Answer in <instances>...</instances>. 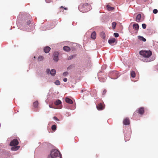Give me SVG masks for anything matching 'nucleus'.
<instances>
[{"mask_svg":"<svg viewBox=\"0 0 158 158\" xmlns=\"http://www.w3.org/2000/svg\"><path fill=\"white\" fill-rule=\"evenodd\" d=\"M139 54L141 56H139V57L141 60L145 62L150 61V60L148 58L152 54L151 51L142 50L139 52Z\"/></svg>","mask_w":158,"mask_h":158,"instance_id":"1","label":"nucleus"},{"mask_svg":"<svg viewBox=\"0 0 158 158\" xmlns=\"http://www.w3.org/2000/svg\"><path fill=\"white\" fill-rule=\"evenodd\" d=\"M48 158H61V156L58 150L53 149L48 155Z\"/></svg>","mask_w":158,"mask_h":158,"instance_id":"2","label":"nucleus"},{"mask_svg":"<svg viewBox=\"0 0 158 158\" xmlns=\"http://www.w3.org/2000/svg\"><path fill=\"white\" fill-rule=\"evenodd\" d=\"M79 10L82 12L88 11L91 9L90 6L87 3L81 4L78 7Z\"/></svg>","mask_w":158,"mask_h":158,"instance_id":"3","label":"nucleus"},{"mask_svg":"<svg viewBox=\"0 0 158 158\" xmlns=\"http://www.w3.org/2000/svg\"><path fill=\"white\" fill-rule=\"evenodd\" d=\"M59 53L57 52H55L53 54V60L56 62H57L59 60Z\"/></svg>","mask_w":158,"mask_h":158,"instance_id":"4","label":"nucleus"},{"mask_svg":"<svg viewBox=\"0 0 158 158\" xmlns=\"http://www.w3.org/2000/svg\"><path fill=\"white\" fill-rule=\"evenodd\" d=\"M18 144L19 142L17 139H14L10 142V146H16Z\"/></svg>","mask_w":158,"mask_h":158,"instance_id":"5","label":"nucleus"},{"mask_svg":"<svg viewBox=\"0 0 158 158\" xmlns=\"http://www.w3.org/2000/svg\"><path fill=\"white\" fill-rule=\"evenodd\" d=\"M123 123L124 125H128L130 124V121L129 119L127 118H126L124 119Z\"/></svg>","mask_w":158,"mask_h":158,"instance_id":"6","label":"nucleus"},{"mask_svg":"<svg viewBox=\"0 0 158 158\" xmlns=\"http://www.w3.org/2000/svg\"><path fill=\"white\" fill-rule=\"evenodd\" d=\"M13 147L11 148V150L12 151H17L18 150L20 146H14Z\"/></svg>","mask_w":158,"mask_h":158,"instance_id":"7","label":"nucleus"},{"mask_svg":"<svg viewBox=\"0 0 158 158\" xmlns=\"http://www.w3.org/2000/svg\"><path fill=\"white\" fill-rule=\"evenodd\" d=\"M97 108L98 110H101L104 109V107L102 105L101 103H100L97 106Z\"/></svg>","mask_w":158,"mask_h":158,"instance_id":"8","label":"nucleus"},{"mask_svg":"<svg viewBox=\"0 0 158 158\" xmlns=\"http://www.w3.org/2000/svg\"><path fill=\"white\" fill-rule=\"evenodd\" d=\"M133 28L135 29L137 31L139 29V26L138 24L137 23H135L133 25Z\"/></svg>","mask_w":158,"mask_h":158,"instance_id":"9","label":"nucleus"},{"mask_svg":"<svg viewBox=\"0 0 158 158\" xmlns=\"http://www.w3.org/2000/svg\"><path fill=\"white\" fill-rule=\"evenodd\" d=\"M138 112L140 114H142L144 112V108L143 107H141L139 109Z\"/></svg>","mask_w":158,"mask_h":158,"instance_id":"10","label":"nucleus"},{"mask_svg":"<svg viewBox=\"0 0 158 158\" xmlns=\"http://www.w3.org/2000/svg\"><path fill=\"white\" fill-rule=\"evenodd\" d=\"M141 16L140 14H139L137 15L136 16V21L137 22H139L140 21V20L141 19Z\"/></svg>","mask_w":158,"mask_h":158,"instance_id":"11","label":"nucleus"},{"mask_svg":"<svg viewBox=\"0 0 158 158\" xmlns=\"http://www.w3.org/2000/svg\"><path fill=\"white\" fill-rule=\"evenodd\" d=\"M115 41V39L114 38H112L109 39L108 40V43L110 44H113Z\"/></svg>","mask_w":158,"mask_h":158,"instance_id":"12","label":"nucleus"},{"mask_svg":"<svg viewBox=\"0 0 158 158\" xmlns=\"http://www.w3.org/2000/svg\"><path fill=\"white\" fill-rule=\"evenodd\" d=\"M50 48L48 46H47L44 48V51L46 53H48L50 50Z\"/></svg>","mask_w":158,"mask_h":158,"instance_id":"13","label":"nucleus"},{"mask_svg":"<svg viewBox=\"0 0 158 158\" xmlns=\"http://www.w3.org/2000/svg\"><path fill=\"white\" fill-rule=\"evenodd\" d=\"M56 73V70L54 69H52L50 70V74L53 76L55 75Z\"/></svg>","mask_w":158,"mask_h":158,"instance_id":"14","label":"nucleus"},{"mask_svg":"<svg viewBox=\"0 0 158 158\" xmlns=\"http://www.w3.org/2000/svg\"><path fill=\"white\" fill-rule=\"evenodd\" d=\"M138 38L140 40L143 41V42H145L146 41V39L144 38L143 36L139 35L138 36Z\"/></svg>","mask_w":158,"mask_h":158,"instance_id":"15","label":"nucleus"},{"mask_svg":"<svg viewBox=\"0 0 158 158\" xmlns=\"http://www.w3.org/2000/svg\"><path fill=\"white\" fill-rule=\"evenodd\" d=\"M65 101L66 102L69 104H72L73 103L72 101L68 98H66Z\"/></svg>","mask_w":158,"mask_h":158,"instance_id":"16","label":"nucleus"},{"mask_svg":"<svg viewBox=\"0 0 158 158\" xmlns=\"http://www.w3.org/2000/svg\"><path fill=\"white\" fill-rule=\"evenodd\" d=\"M112 75L113 76H118L117 77H114L113 78V79H117L118 77V72L117 71H114V72H112Z\"/></svg>","mask_w":158,"mask_h":158,"instance_id":"17","label":"nucleus"},{"mask_svg":"<svg viewBox=\"0 0 158 158\" xmlns=\"http://www.w3.org/2000/svg\"><path fill=\"white\" fill-rule=\"evenodd\" d=\"M63 49L66 52H69L70 50V48L68 46H64L63 48Z\"/></svg>","mask_w":158,"mask_h":158,"instance_id":"18","label":"nucleus"},{"mask_svg":"<svg viewBox=\"0 0 158 158\" xmlns=\"http://www.w3.org/2000/svg\"><path fill=\"white\" fill-rule=\"evenodd\" d=\"M91 38L93 39H95L96 37V33L95 31H94L92 32L91 34Z\"/></svg>","mask_w":158,"mask_h":158,"instance_id":"19","label":"nucleus"},{"mask_svg":"<svg viewBox=\"0 0 158 158\" xmlns=\"http://www.w3.org/2000/svg\"><path fill=\"white\" fill-rule=\"evenodd\" d=\"M130 75L131 77H132V78H134L135 76V72L133 71H132L131 72Z\"/></svg>","mask_w":158,"mask_h":158,"instance_id":"20","label":"nucleus"},{"mask_svg":"<svg viewBox=\"0 0 158 158\" xmlns=\"http://www.w3.org/2000/svg\"><path fill=\"white\" fill-rule=\"evenodd\" d=\"M100 36L103 39H104L105 38V35L104 32H101L100 33Z\"/></svg>","mask_w":158,"mask_h":158,"instance_id":"21","label":"nucleus"},{"mask_svg":"<svg viewBox=\"0 0 158 158\" xmlns=\"http://www.w3.org/2000/svg\"><path fill=\"white\" fill-rule=\"evenodd\" d=\"M61 101L60 100H57L56 102H55V104L56 105H58L61 104Z\"/></svg>","mask_w":158,"mask_h":158,"instance_id":"22","label":"nucleus"},{"mask_svg":"<svg viewBox=\"0 0 158 158\" xmlns=\"http://www.w3.org/2000/svg\"><path fill=\"white\" fill-rule=\"evenodd\" d=\"M106 7L108 10L109 11L112 10L114 9L113 7L110 6L109 5H107Z\"/></svg>","mask_w":158,"mask_h":158,"instance_id":"23","label":"nucleus"},{"mask_svg":"<svg viewBox=\"0 0 158 158\" xmlns=\"http://www.w3.org/2000/svg\"><path fill=\"white\" fill-rule=\"evenodd\" d=\"M76 56V55H73L72 56H69L68 58V60H70L72 59L73 58H75Z\"/></svg>","mask_w":158,"mask_h":158,"instance_id":"24","label":"nucleus"},{"mask_svg":"<svg viewBox=\"0 0 158 158\" xmlns=\"http://www.w3.org/2000/svg\"><path fill=\"white\" fill-rule=\"evenodd\" d=\"M33 106L34 107H37L38 104V102L37 101H35L33 103Z\"/></svg>","mask_w":158,"mask_h":158,"instance_id":"25","label":"nucleus"},{"mask_svg":"<svg viewBox=\"0 0 158 158\" xmlns=\"http://www.w3.org/2000/svg\"><path fill=\"white\" fill-rule=\"evenodd\" d=\"M116 25V23L115 22H113L112 24V27L113 29H114Z\"/></svg>","mask_w":158,"mask_h":158,"instance_id":"26","label":"nucleus"},{"mask_svg":"<svg viewBox=\"0 0 158 158\" xmlns=\"http://www.w3.org/2000/svg\"><path fill=\"white\" fill-rule=\"evenodd\" d=\"M54 83L56 85H59L60 84V82L59 80H56L54 82Z\"/></svg>","mask_w":158,"mask_h":158,"instance_id":"27","label":"nucleus"},{"mask_svg":"<svg viewBox=\"0 0 158 158\" xmlns=\"http://www.w3.org/2000/svg\"><path fill=\"white\" fill-rule=\"evenodd\" d=\"M44 57L42 56H40L38 58V60L39 61H41L43 60Z\"/></svg>","mask_w":158,"mask_h":158,"instance_id":"28","label":"nucleus"},{"mask_svg":"<svg viewBox=\"0 0 158 158\" xmlns=\"http://www.w3.org/2000/svg\"><path fill=\"white\" fill-rule=\"evenodd\" d=\"M56 126L55 125H53L52 127V129L53 131L55 130L56 129Z\"/></svg>","mask_w":158,"mask_h":158,"instance_id":"29","label":"nucleus"},{"mask_svg":"<svg viewBox=\"0 0 158 158\" xmlns=\"http://www.w3.org/2000/svg\"><path fill=\"white\" fill-rule=\"evenodd\" d=\"M142 28L144 29H145L147 25L143 23L142 24Z\"/></svg>","mask_w":158,"mask_h":158,"instance_id":"30","label":"nucleus"},{"mask_svg":"<svg viewBox=\"0 0 158 158\" xmlns=\"http://www.w3.org/2000/svg\"><path fill=\"white\" fill-rule=\"evenodd\" d=\"M68 73L67 72H64L63 74V75L64 76H66L67 75H68Z\"/></svg>","mask_w":158,"mask_h":158,"instance_id":"31","label":"nucleus"},{"mask_svg":"<svg viewBox=\"0 0 158 158\" xmlns=\"http://www.w3.org/2000/svg\"><path fill=\"white\" fill-rule=\"evenodd\" d=\"M125 140L126 141L129 140L130 138V137H126V136H125Z\"/></svg>","mask_w":158,"mask_h":158,"instance_id":"32","label":"nucleus"},{"mask_svg":"<svg viewBox=\"0 0 158 158\" xmlns=\"http://www.w3.org/2000/svg\"><path fill=\"white\" fill-rule=\"evenodd\" d=\"M114 36L116 37H117L119 36L118 34L117 33H114Z\"/></svg>","mask_w":158,"mask_h":158,"instance_id":"33","label":"nucleus"},{"mask_svg":"<svg viewBox=\"0 0 158 158\" xmlns=\"http://www.w3.org/2000/svg\"><path fill=\"white\" fill-rule=\"evenodd\" d=\"M50 70L49 69H47L46 71V73L47 74H50Z\"/></svg>","mask_w":158,"mask_h":158,"instance_id":"34","label":"nucleus"},{"mask_svg":"<svg viewBox=\"0 0 158 158\" xmlns=\"http://www.w3.org/2000/svg\"><path fill=\"white\" fill-rule=\"evenodd\" d=\"M154 14H156L158 12V10L156 9H154L153 11Z\"/></svg>","mask_w":158,"mask_h":158,"instance_id":"35","label":"nucleus"},{"mask_svg":"<svg viewBox=\"0 0 158 158\" xmlns=\"http://www.w3.org/2000/svg\"><path fill=\"white\" fill-rule=\"evenodd\" d=\"M54 119L56 121H59V119L56 117H53Z\"/></svg>","mask_w":158,"mask_h":158,"instance_id":"36","label":"nucleus"},{"mask_svg":"<svg viewBox=\"0 0 158 158\" xmlns=\"http://www.w3.org/2000/svg\"><path fill=\"white\" fill-rule=\"evenodd\" d=\"M106 90L105 89L104 90L103 92L102 95H104L106 93Z\"/></svg>","mask_w":158,"mask_h":158,"instance_id":"37","label":"nucleus"},{"mask_svg":"<svg viewBox=\"0 0 158 158\" xmlns=\"http://www.w3.org/2000/svg\"><path fill=\"white\" fill-rule=\"evenodd\" d=\"M30 23H31V21L30 20L27 21V25H29V24H30Z\"/></svg>","mask_w":158,"mask_h":158,"instance_id":"38","label":"nucleus"},{"mask_svg":"<svg viewBox=\"0 0 158 158\" xmlns=\"http://www.w3.org/2000/svg\"><path fill=\"white\" fill-rule=\"evenodd\" d=\"M67 81V79L66 78H64L63 79V81L64 82H66Z\"/></svg>","mask_w":158,"mask_h":158,"instance_id":"39","label":"nucleus"},{"mask_svg":"<svg viewBox=\"0 0 158 158\" xmlns=\"http://www.w3.org/2000/svg\"><path fill=\"white\" fill-rule=\"evenodd\" d=\"M72 68V66H69L68 68H67V69L68 70H70V69H71Z\"/></svg>","mask_w":158,"mask_h":158,"instance_id":"40","label":"nucleus"},{"mask_svg":"<svg viewBox=\"0 0 158 158\" xmlns=\"http://www.w3.org/2000/svg\"><path fill=\"white\" fill-rule=\"evenodd\" d=\"M45 0L46 2L47 3H49L50 2H51V1H49V2L47 1V0Z\"/></svg>","mask_w":158,"mask_h":158,"instance_id":"41","label":"nucleus"},{"mask_svg":"<svg viewBox=\"0 0 158 158\" xmlns=\"http://www.w3.org/2000/svg\"><path fill=\"white\" fill-rule=\"evenodd\" d=\"M49 107H50V108H53V107H52L50 105H49Z\"/></svg>","mask_w":158,"mask_h":158,"instance_id":"42","label":"nucleus"},{"mask_svg":"<svg viewBox=\"0 0 158 158\" xmlns=\"http://www.w3.org/2000/svg\"><path fill=\"white\" fill-rule=\"evenodd\" d=\"M64 9L65 10H67V8L66 7L64 8Z\"/></svg>","mask_w":158,"mask_h":158,"instance_id":"43","label":"nucleus"},{"mask_svg":"<svg viewBox=\"0 0 158 158\" xmlns=\"http://www.w3.org/2000/svg\"><path fill=\"white\" fill-rule=\"evenodd\" d=\"M61 8H64V7H63V6H61Z\"/></svg>","mask_w":158,"mask_h":158,"instance_id":"44","label":"nucleus"}]
</instances>
